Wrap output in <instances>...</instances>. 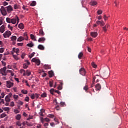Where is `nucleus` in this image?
Here are the masks:
<instances>
[{
	"mask_svg": "<svg viewBox=\"0 0 128 128\" xmlns=\"http://www.w3.org/2000/svg\"><path fill=\"white\" fill-rule=\"evenodd\" d=\"M103 30H104V32H107V30H106V26H104V27L103 28Z\"/></svg>",
	"mask_w": 128,
	"mask_h": 128,
	"instance_id": "nucleus-63",
	"label": "nucleus"
},
{
	"mask_svg": "<svg viewBox=\"0 0 128 128\" xmlns=\"http://www.w3.org/2000/svg\"><path fill=\"white\" fill-rule=\"evenodd\" d=\"M38 50H44V46L42 45H39L38 46Z\"/></svg>",
	"mask_w": 128,
	"mask_h": 128,
	"instance_id": "nucleus-18",
	"label": "nucleus"
},
{
	"mask_svg": "<svg viewBox=\"0 0 128 128\" xmlns=\"http://www.w3.org/2000/svg\"><path fill=\"white\" fill-rule=\"evenodd\" d=\"M16 103L18 104V106H24V102L20 100H18L16 102Z\"/></svg>",
	"mask_w": 128,
	"mask_h": 128,
	"instance_id": "nucleus-30",
	"label": "nucleus"
},
{
	"mask_svg": "<svg viewBox=\"0 0 128 128\" xmlns=\"http://www.w3.org/2000/svg\"><path fill=\"white\" fill-rule=\"evenodd\" d=\"M21 118H22V115H20V114H18L16 116V120H20Z\"/></svg>",
	"mask_w": 128,
	"mask_h": 128,
	"instance_id": "nucleus-29",
	"label": "nucleus"
},
{
	"mask_svg": "<svg viewBox=\"0 0 128 128\" xmlns=\"http://www.w3.org/2000/svg\"><path fill=\"white\" fill-rule=\"evenodd\" d=\"M96 24H97L100 26H104V25L106 24L104 21H98Z\"/></svg>",
	"mask_w": 128,
	"mask_h": 128,
	"instance_id": "nucleus-13",
	"label": "nucleus"
},
{
	"mask_svg": "<svg viewBox=\"0 0 128 128\" xmlns=\"http://www.w3.org/2000/svg\"><path fill=\"white\" fill-rule=\"evenodd\" d=\"M16 21L18 22V24L20 22V18L18 16H16L14 18L12 19V24H16Z\"/></svg>",
	"mask_w": 128,
	"mask_h": 128,
	"instance_id": "nucleus-2",
	"label": "nucleus"
},
{
	"mask_svg": "<svg viewBox=\"0 0 128 128\" xmlns=\"http://www.w3.org/2000/svg\"><path fill=\"white\" fill-rule=\"evenodd\" d=\"M80 74L81 76H86V69H84V68H81L80 70Z\"/></svg>",
	"mask_w": 128,
	"mask_h": 128,
	"instance_id": "nucleus-4",
	"label": "nucleus"
},
{
	"mask_svg": "<svg viewBox=\"0 0 128 128\" xmlns=\"http://www.w3.org/2000/svg\"><path fill=\"white\" fill-rule=\"evenodd\" d=\"M98 14L99 16H100V14H102V10H98Z\"/></svg>",
	"mask_w": 128,
	"mask_h": 128,
	"instance_id": "nucleus-48",
	"label": "nucleus"
},
{
	"mask_svg": "<svg viewBox=\"0 0 128 128\" xmlns=\"http://www.w3.org/2000/svg\"><path fill=\"white\" fill-rule=\"evenodd\" d=\"M13 56L14 58L16 60H18V58L16 55H13Z\"/></svg>",
	"mask_w": 128,
	"mask_h": 128,
	"instance_id": "nucleus-46",
	"label": "nucleus"
},
{
	"mask_svg": "<svg viewBox=\"0 0 128 128\" xmlns=\"http://www.w3.org/2000/svg\"><path fill=\"white\" fill-rule=\"evenodd\" d=\"M60 104L62 106H66V102H61Z\"/></svg>",
	"mask_w": 128,
	"mask_h": 128,
	"instance_id": "nucleus-54",
	"label": "nucleus"
},
{
	"mask_svg": "<svg viewBox=\"0 0 128 128\" xmlns=\"http://www.w3.org/2000/svg\"><path fill=\"white\" fill-rule=\"evenodd\" d=\"M47 96H48V94L46 92L43 93L41 95V97L43 98H46Z\"/></svg>",
	"mask_w": 128,
	"mask_h": 128,
	"instance_id": "nucleus-34",
	"label": "nucleus"
},
{
	"mask_svg": "<svg viewBox=\"0 0 128 128\" xmlns=\"http://www.w3.org/2000/svg\"><path fill=\"white\" fill-rule=\"evenodd\" d=\"M18 28L20 30H24V24L21 23L18 25Z\"/></svg>",
	"mask_w": 128,
	"mask_h": 128,
	"instance_id": "nucleus-17",
	"label": "nucleus"
},
{
	"mask_svg": "<svg viewBox=\"0 0 128 128\" xmlns=\"http://www.w3.org/2000/svg\"><path fill=\"white\" fill-rule=\"evenodd\" d=\"M13 52H12V54H14V52H16V54H18H18H20V49H18V48L16 49V48H14Z\"/></svg>",
	"mask_w": 128,
	"mask_h": 128,
	"instance_id": "nucleus-10",
	"label": "nucleus"
},
{
	"mask_svg": "<svg viewBox=\"0 0 128 128\" xmlns=\"http://www.w3.org/2000/svg\"><path fill=\"white\" fill-rule=\"evenodd\" d=\"M6 8L8 14H10V12H12L14 10V8L10 6Z\"/></svg>",
	"mask_w": 128,
	"mask_h": 128,
	"instance_id": "nucleus-8",
	"label": "nucleus"
},
{
	"mask_svg": "<svg viewBox=\"0 0 128 128\" xmlns=\"http://www.w3.org/2000/svg\"><path fill=\"white\" fill-rule=\"evenodd\" d=\"M91 6H96L98 4V2L96 1H92L90 2Z\"/></svg>",
	"mask_w": 128,
	"mask_h": 128,
	"instance_id": "nucleus-21",
	"label": "nucleus"
},
{
	"mask_svg": "<svg viewBox=\"0 0 128 128\" xmlns=\"http://www.w3.org/2000/svg\"><path fill=\"white\" fill-rule=\"evenodd\" d=\"M26 64H24L23 68L25 70H26L28 68V66L30 64V63L28 61H26Z\"/></svg>",
	"mask_w": 128,
	"mask_h": 128,
	"instance_id": "nucleus-9",
	"label": "nucleus"
},
{
	"mask_svg": "<svg viewBox=\"0 0 128 128\" xmlns=\"http://www.w3.org/2000/svg\"><path fill=\"white\" fill-rule=\"evenodd\" d=\"M13 98H14V100L16 101L18 100L19 97H18V95H14L13 96Z\"/></svg>",
	"mask_w": 128,
	"mask_h": 128,
	"instance_id": "nucleus-35",
	"label": "nucleus"
},
{
	"mask_svg": "<svg viewBox=\"0 0 128 128\" xmlns=\"http://www.w3.org/2000/svg\"><path fill=\"white\" fill-rule=\"evenodd\" d=\"M98 36V34L96 32H91V36H92V38H97Z\"/></svg>",
	"mask_w": 128,
	"mask_h": 128,
	"instance_id": "nucleus-11",
	"label": "nucleus"
},
{
	"mask_svg": "<svg viewBox=\"0 0 128 128\" xmlns=\"http://www.w3.org/2000/svg\"><path fill=\"white\" fill-rule=\"evenodd\" d=\"M5 100L6 102H10V98H8V96H6L5 98Z\"/></svg>",
	"mask_w": 128,
	"mask_h": 128,
	"instance_id": "nucleus-22",
	"label": "nucleus"
},
{
	"mask_svg": "<svg viewBox=\"0 0 128 128\" xmlns=\"http://www.w3.org/2000/svg\"><path fill=\"white\" fill-rule=\"evenodd\" d=\"M48 118H54V116L52 114H49L48 116Z\"/></svg>",
	"mask_w": 128,
	"mask_h": 128,
	"instance_id": "nucleus-45",
	"label": "nucleus"
},
{
	"mask_svg": "<svg viewBox=\"0 0 128 128\" xmlns=\"http://www.w3.org/2000/svg\"><path fill=\"white\" fill-rule=\"evenodd\" d=\"M22 94H28V90H22Z\"/></svg>",
	"mask_w": 128,
	"mask_h": 128,
	"instance_id": "nucleus-38",
	"label": "nucleus"
},
{
	"mask_svg": "<svg viewBox=\"0 0 128 128\" xmlns=\"http://www.w3.org/2000/svg\"><path fill=\"white\" fill-rule=\"evenodd\" d=\"M0 73L2 74V76H6L8 74L6 73V67H4V68L0 70Z\"/></svg>",
	"mask_w": 128,
	"mask_h": 128,
	"instance_id": "nucleus-3",
	"label": "nucleus"
},
{
	"mask_svg": "<svg viewBox=\"0 0 128 128\" xmlns=\"http://www.w3.org/2000/svg\"><path fill=\"white\" fill-rule=\"evenodd\" d=\"M17 38L16 36H13L11 38V40L12 42H16Z\"/></svg>",
	"mask_w": 128,
	"mask_h": 128,
	"instance_id": "nucleus-27",
	"label": "nucleus"
},
{
	"mask_svg": "<svg viewBox=\"0 0 128 128\" xmlns=\"http://www.w3.org/2000/svg\"><path fill=\"white\" fill-rule=\"evenodd\" d=\"M16 126H22V124L20 122H18L16 124Z\"/></svg>",
	"mask_w": 128,
	"mask_h": 128,
	"instance_id": "nucleus-50",
	"label": "nucleus"
},
{
	"mask_svg": "<svg viewBox=\"0 0 128 128\" xmlns=\"http://www.w3.org/2000/svg\"><path fill=\"white\" fill-rule=\"evenodd\" d=\"M50 124L52 128H54V126H56V124H54V122L50 123Z\"/></svg>",
	"mask_w": 128,
	"mask_h": 128,
	"instance_id": "nucleus-60",
	"label": "nucleus"
},
{
	"mask_svg": "<svg viewBox=\"0 0 128 128\" xmlns=\"http://www.w3.org/2000/svg\"><path fill=\"white\" fill-rule=\"evenodd\" d=\"M4 36L5 38H10V36H12V32L10 31H6L4 34Z\"/></svg>",
	"mask_w": 128,
	"mask_h": 128,
	"instance_id": "nucleus-5",
	"label": "nucleus"
},
{
	"mask_svg": "<svg viewBox=\"0 0 128 128\" xmlns=\"http://www.w3.org/2000/svg\"><path fill=\"white\" fill-rule=\"evenodd\" d=\"M48 74L50 76V78H52V76H54V74L52 71L49 72Z\"/></svg>",
	"mask_w": 128,
	"mask_h": 128,
	"instance_id": "nucleus-28",
	"label": "nucleus"
},
{
	"mask_svg": "<svg viewBox=\"0 0 128 128\" xmlns=\"http://www.w3.org/2000/svg\"><path fill=\"white\" fill-rule=\"evenodd\" d=\"M44 120L46 121V122H50V120L48 118H44Z\"/></svg>",
	"mask_w": 128,
	"mask_h": 128,
	"instance_id": "nucleus-52",
	"label": "nucleus"
},
{
	"mask_svg": "<svg viewBox=\"0 0 128 128\" xmlns=\"http://www.w3.org/2000/svg\"><path fill=\"white\" fill-rule=\"evenodd\" d=\"M96 77H94V80H93V84L92 86V88H94V82H96Z\"/></svg>",
	"mask_w": 128,
	"mask_h": 128,
	"instance_id": "nucleus-39",
	"label": "nucleus"
},
{
	"mask_svg": "<svg viewBox=\"0 0 128 128\" xmlns=\"http://www.w3.org/2000/svg\"><path fill=\"white\" fill-rule=\"evenodd\" d=\"M44 70H50V68H52L50 66H48V65H45V66H44Z\"/></svg>",
	"mask_w": 128,
	"mask_h": 128,
	"instance_id": "nucleus-26",
	"label": "nucleus"
},
{
	"mask_svg": "<svg viewBox=\"0 0 128 128\" xmlns=\"http://www.w3.org/2000/svg\"><path fill=\"white\" fill-rule=\"evenodd\" d=\"M14 86V84L12 82L10 81H8L6 82V86L8 88H12Z\"/></svg>",
	"mask_w": 128,
	"mask_h": 128,
	"instance_id": "nucleus-6",
	"label": "nucleus"
},
{
	"mask_svg": "<svg viewBox=\"0 0 128 128\" xmlns=\"http://www.w3.org/2000/svg\"><path fill=\"white\" fill-rule=\"evenodd\" d=\"M31 98L32 100H34V98H36V96L34 95V94H32L31 96Z\"/></svg>",
	"mask_w": 128,
	"mask_h": 128,
	"instance_id": "nucleus-49",
	"label": "nucleus"
},
{
	"mask_svg": "<svg viewBox=\"0 0 128 128\" xmlns=\"http://www.w3.org/2000/svg\"><path fill=\"white\" fill-rule=\"evenodd\" d=\"M36 6V2L35 1L32 2L30 4L31 6Z\"/></svg>",
	"mask_w": 128,
	"mask_h": 128,
	"instance_id": "nucleus-32",
	"label": "nucleus"
},
{
	"mask_svg": "<svg viewBox=\"0 0 128 128\" xmlns=\"http://www.w3.org/2000/svg\"><path fill=\"white\" fill-rule=\"evenodd\" d=\"M38 42H46V38H39L38 40Z\"/></svg>",
	"mask_w": 128,
	"mask_h": 128,
	"instance_id": "nucleus-16",
	"label": "nucleus"
},
{
	"mask_svg": "<svg viewBox=\"0 0 128 128\" xmlns=\"http://www.w3.org/2000/svg\"><path fill=\"white\" fill-rule=\"evenodd\" d=\"M14 10H18V8H19L18 6L16 4L14 5Z\"/></svg>",
	"mask_w": 128,
	"mask_h": 128,
	"instance_id": "nucleus-53",
	"label": "nucleus"
},
{
	"mask_svg": "<svg viewBox=\"0 0 128 128\" xmlns=\"http://www.w3.org/2000/svg\"><path fill=\"white\" fill-rule=\"evenodd\" d=\"M24 36L26 40H28V33L24 34Z\"/></svg>",
	"mask_w": 128,
	"mask_h": 128,
	"instance_id": "nucleus-33",
	"label": "nucleus"
},
{
	"mask_svg": "<svg viewBox=\"0 0 128 128\" xmlns=\"http://www.w3.org/2000/svg\"><path fill=\"white\" fill-rule=\"evenodd\" d=\"M32 62H36V64L38 66H40V60L34 58L32 60Z\"/></svg>",
	"mask_w": 128,
	"mask_h": 128,
	"instance_id": "nucleus-7",
	"label": "nucleus"
},
{
	"mask_svg": "<svg viewBox=\"0 0 128 128\" xmlns=\"http://www.w3.org/2000/svg\"><path fill=\"white\" fill-rule=\"evenodd\" d=\"M39 34H40V36H44V30H42V29H41L40 30Z\"/></svg>",
	"mask_w": 128,
	"mask_h": 128,
	"instance_id": "nucleus-15",
	"label": "nucleus"
},
{
	"mask_svg": "<svg viewBox=\"0 0 128 128\" xmlns=\"http://www.w3.org/2000/svg\"><path fill=\"white\" fill-rule=\"evenodd\" d=\"M84 56V53L82 52H80V54L78 56V58L80 60H82V58Z\"/></svg>",
	"mask_w": 128,
	"mask_h": 128,
	"instance_id": "nucleus-25",
	"label": "nucleus"
},
{
	"mask_svg": "<svg viewBox=\"0 0 128 128\" xmlns=\"http://www.w3.org/2000/svg\"><path fill=\"white\" fill-rule=\"evenodd\" d=\"M15 114H20V110H14Z\"/></svg>",
	"mask_w": 128,
	"mask_h": 128,
	"instance_id": "nucleus-64",
	"label": "nucleus"
},
{
	"mask_svg": "<svg viewBox=\"0 0 128 128\" xmlns=\"http://www.w3.org/2000/svg\"><path fill=\"white\" fill-rule=\"evenodd\" d=\"M30 38H31V39L32 40H34V42H38V40L36 38V36H34V34H31L30 35Z\"/></svg>",
	"mask_w": 128,
	"mask_h": 128,
	"instance_id": "nucleus-19",
	"label": "nucleus"
},
{
	"mask_svg": "<svg viewBox=\"0 0 128 128\" xmlns=\"http://www.w3.org/2000/svg\"><path fill=\"white\" fill-rule=\"evenodd\" d=\"M27 46H28L29 48H34V44L33 42H31L30 44H28Z\"/></svg>",
	"mask_w": 128,
	"mask_h": 128,
	"instance_id": "nucleus-23",
	"label": "nucleus"
},
{
	"mask_svg": "<svg viewBox=\"0 0 128 128\" xmlns=\"http://www.w3.org/2000/svg\"><path fill=\"white\" fill-rule=\"evenodd\" d=\"M0 12H1V14L4 16H8V12L6 8L2 6V8L0 9Z\"/></svg>",
	"mask_w": 128,
	"mask_h": 128,
	"instance_id": "nucleus-1",
	"label": "nucleus"
},
{
	"mask_svg": "<svg viewBox=\"0 0 128 128\" xmlns=\"http://www.w3.org/2000/svg\"><path fill=\"white\" fill-rule=\"evenodd\" d=\"M56 92V90H54V89H52L50 90V92L54 96V92Z\"/></svg>",
	"mask_w": 128,
	"mask_h": 128,
	"instance_id": "nucleus-42",
	"label": "nucleus"
},
{
	"mask_svg": "<svg viewBox=\"0 0 128 128\" xmlns=\"http://www.w3.org/2000/svg\"><path fill=\"white\" fill-rule=\"evenodd\" d=\"M22 126H28V122H24L22 123Z\"/></svg>",
	"mask_w": 128,
	"mask_h": 128,
	"instance_id": "nucleus-43",
	"label": "nucleus"
},
{
	"mask_svg": "<svg viewBox=\"0 0 128 128\" xmlns=\"http://www.w3.org/2000/svg\"><path fill=\"white\" fill-rule=\"evenodd\" d=\"M40 120H41V122H42V124H44V118H40Z\"/></svg>",
	"mask_w": 128,
	"mask_h": 128,
	"instance_id": "nucleus-51",
	"label": "nucleus"
},
{
	"mask_svg": "<svg viewBox=\"0 0 128 128\" xmlns=\"http://www.w3.org/2000/svg\"><path fill=\"white\" fill-rule=\"evenodd\" d=\"M4 24V20L2 19H0V26Z\"/></svg>",
	"mask_w": 128,
	"mask_h": 128,
	"instance_id": "nucleus-59",
	"label": "nucleus"
},
{
	"mask_svg": "<svg viewBox=\"0 0 128 128\" xmlns=\"http://www.w3.org/2000/svg\"><path fill=\"white\" fill-rule=\"evenodd\" d=\"M50 88H52L54 86V81H50Z\"/></svg>",
	"mask_w": 128,
	"mask_h": 128,
	"instance_id": "nucleus-40",
	"label": "nucleus"
},
{
	"mask_svg": "<svg viewBox=\"0 0 128 128\" xmlns=\"http://www.w3.org/2000/svg\"><path fill=\"white\" fill-rule=\"evenodd\" d=\"M10 106H12V108H14V102H11Z\"/></svg>",
	"mask_w": 128,
	"mask_h": 128,
	"instance_id": "nucleus-58",
	"label": "nucleus"
},
{
	"mask_svg": "<svg viewBox=\"0 0 128 128\" xmlns=\"http://www.w3.org/2000/svg\"><path fill=\"white\" fill-rule=\"evenodd\" d=\"M8 96V98H12V94L10 93L8 96Z\"/></svg>",
	"mask_w": 128,
	"mask_h": 128,
	"instance_id": "nucleus-62",
	"label": "nucleus"
},
{
	"mask_svg": "<svg viewBox=\"0 0 128 128\" xmlns=\"http://www.w3.org/2000/svg\"><path fill=\"white\" fill-rule=\"evenodd\" d=\"M0 32H2V34H4V32H6V27H4V26H2L0 27Z\"/></svg>",
	"mask_w": 128,
	"mask_h": 128,
	"instance_id": "nucleus-14",
	"label": "nucleus"
},
{
	"mask_svg": "<svg viewBox=\"0 0 128 128\" xmlns=\"http://www.w3.org/2000/svg\"><path fill=\"white\" fill-rule=\"evenodd\" d=\"M92 66L93 68H96V64H94V63H92Z\"/></svg>",
	"mask_w": 128,
	"mask_h": 128,
	"instance_id": "nucleus-57",
	"label": "nucleus"
},
{
	"mask_svg": "<svg viewBox=\"0 0 128 128\" xmlns=\"http://www.w3.org/2000/svg\"><path fill=\"white\" fill-rule=\"evenodd\" d=\"M84 90H86V92H88V86H86L85 87H84Z\"/></svg>",
	"mask_w": 128,
	"mask_h": 128,
	"instance_id": "nucleus-47",
	"label": "nucleus"
},
{
	"mask_svg": "<svg viewBox=\"0 0 128 128\" xmlns=\"http://www.w3.org/2000/svg\"><path fill=\"white\" fill-rule=\"evenodd\" d=\"M30 74H32V72H30V70H27L26 76H30Z\"/></svg>",
	"mask_w": 128,
	"mask_h": 128,
	"instance_id": "nucleus-36",
	"label": "nucleus"
},
{
	"mask_svg": "<svg viewBox=\"0 0 128 128\" xmlns=\"http://www.w3.org/2000/svg\"><path fill=\"white\" fill-rule=\"evenodd\" d=\"M23 40H24V38L22 36H20L18 39V42H22Z\"/></svg>",
	"mask_w": 128,
	"mask_h": 128,
	"instance_id": "nucleus-20",
	"label": "nucleus"
},
{
	"mask_svg": "<svg viewBox=\"0 0 128 128\" xmlns=\"http://www.w3.org/2000/svg\"><path fill=\"white\" fill-rule=\"evenodd\" d=\"M96 90L97 92H98L102 90V86H100V84H98L96 86Z\"/></svg>",
	"mask_w": 128,
	"mask_h": 128,
	"instance_id": "nucleus-12",
	"label": "nucleus"
},
{
	"mask_svg": "<svg viewBox=\"0 0 128 128\" xmlns=\"http://www.w3.org/2000/svg\"><path fill=\"white\" fill-rule=\"evenodd\" d=\"M4 6H8V3L7 2H4Z\"/></svg>",
	"mask_w": 128,
	"mask_h": 128,
	"instance_id": "nucleus-61",
	"label": "nucleus"
},
{
	"mask_svg": "<svg viewBox=\"0 0 128 128\" xmlns=\"http://www.w3.org/2000/svg\"><path fill=\"white\" fill-rule=\"evenodd\" d=\"M34 54H36V52H34L32 54L29 56L30 58H32L34 56Z\"/></svg>",
	"mask_w": 128,
	"mask_h": 128,
	"instance_id": "nucleus-37",
	"label": "nucleus"
},
{
	"mask_svg": "<svg viewBox=\"0 0 128 128\" xmlns=\"http://www.w3.org/2000/svg\"><path fill=\"white\" fill-rule=\"evenodd\" d=\"M12 19H11L10 18H6V20L8 22V24H12Z\"/></svg>",
	"mask_w": 128,
	"mask_h": 128,
	"instance_id": "nucleus-24",
	"label": "nucleus"
},
{
	"mask_svg": "<svg viewBox=\"0 0 128 128\" xmlns=\"http://www.w3.org/2000/svg\"><path fill=\"white\" fill-rule=\"evenodd\" d=\"M34 96L35 98H40V94H34Z\"/></svg>",
	"mask_w": 128,
	"mask_h": 128,
	"instance_id": "nucleus-55",
	"label": "nucleus"
},
{
	"mask_svg": "<svg viewBox=\"0 0 128 128\" xmlns=\"http://www.w3.org/2000/svg\"><path fill=\"white\" fill-rule=\"evenodd\" d=\"M4 48H0V54H4Z\"/></svg>",
	"mask_w": 128,
	"mask_h": 128,
	"instance_id": "nucleus-41",
	"label": "nucleus"
},
{
	"mask_svg": "<svg viewBox=\"0 0 128 128\" xmlns=\"http://www.w3.org/2000/svg\"><path fill=\"white\" fill-rule=\"evenodd\" d=\"M25 101L27 102H30V98L28 97V96L26 97V98H25Z\"/></svg>",
	"mask_w": 128,
	"mask_h": 128,
	"instance_id": "nucleus-56",
	"label": "nucleus"
},
{
	"mask_svg": "<svg viewBox=\"0 0 128 128\" xmlns=\"http://www.w3.org/2000/svg\"><path fill=\"white\" fill-rule=\"evenodd\" d=\"M2 110H4V112H10V108H2Z\"/></svg>",
	"mask_w": 128,
	"mask_h": 128,
	"instance_id": "nucleus-31",
	"label": "nucleus"
},
{
	"mask_svg": "<svg viewBox=\"0 0 128 128\" xmlns=\"http://www.w3.org/2000/svg\"><path fill=\"white\" fill-rule=\"evenodd\" d=\"M6 114L4 113L1 115V118H6Z\"/></svg>",
	"mask_w": 128,
	"mask_h": 128,
	"instance_id": "nucleus-44",
	"label": "nucleus"
}]
</instances>
